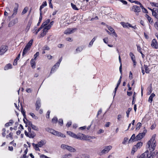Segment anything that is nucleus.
Listing matches in <instances>:
<instances>
[{
  "label": "nucleus",
  "mask_w": 158,
  "mask_h": 158,
  "mask_svg": "<svg viewBox=\"0 0 158 158\" xmlns=\"http://www.w3.org/2000/svg\"><path fill=\"white\" fill-rule=\"evenodd\" d=\"M50 114V111H48L47 113L46 114V117L47 118H49V115Z\"/></svg>",
  "instance_id": "53"
},
{
  "label": "nucleus",
  "mask_w": 158,
  "mask_h": 158,
  "mask_svg": "<svg viewBox=\"0 0 158 158\" xmlns=\"http://www.w3.org/2000/svg\"><path fill=\"white\" fill-rule=\"evenodd\" d=\"M135 139V134H133L131 136V137L130 139V140H129V143H130L131 142V141H133V140H134Z\"/></svg>",
  "instance_id": "35"
},
{
  "label": "nucleus",
  "mask_w": 158,
  "mask_h": 158,
  "mask_svg": "<svg viewBox=\"0 0 158 158\" xmlns=\"http://www.w3.org/2000/svg\"><path fill=\"white\" fill-rule=\"evenodd\" d=\"M40 157L41 158H50L49 157L44 155H40Z\"/></svg>",
  "instance_id": "57"
},
{
  "label": "nucleus",
  "mask_w": 158,
  "mask_h": 158,
  "mask_svg": "<svg viewBox=\"0 0 158 158\" xmlns=\"http://www.w3.org/2000/svg\"><path fill=\"white\" fill-rule=\"evenodd\" d=\"M145 135L144 132L139 133L135 137L136 140H139L141 139Z\"/></svg>",
  "instance_id": "14"
},
{
  "label": "nucleus",
  "mask_w": 158,
  "mask_h": 158,
  "mask_svg": "<svg viewBox=\"0 0 158 158\" xmlns=\"http://www.w3.org/2000/svg\"><path fill=\"white\" fill-rule=\"evenodd\" d=\"M151 46L154 48L157 49L158 48V44L156 39L152 40L151 43Z\"/></svg>",
  "instance_id": "11"
},
{
  "label": "nucleus",
  "mask_w": 158,
  "mask_h": 158,
  "mask_svg": "<svg viewBox=\"0 0 158 158\" xmlns=\"http://www.w3.org/2000/svg\"><path fill=\"white\" fill-rule=\"evenodd\" d=\"M88 138H89V137L85 135L84 134L79 133L77 135H76V139L80 140H86Z\"/></svg>",
  "instance_id": "7"
},
{
  "label": "nucleus",
  "mask_w": 158,
  "mask_h": 158,
  "mask_svg": "<svg viewBox=\"0 0 158 158\" xmlns=\"http://www.w3.org/2000/svg\"><path fill=\"white\" fill-rule=\"evenodd\" d=\"M46 130L48 132L54 135H57L58 136H60L63 138H64L65 137V136L63 134L59 132L56 131L53 129L47 128L46 129Z\"/></svg>",
  "instance_id": "3"
},
{
  "label": "nucleus",
  "mask_w": 158,
  "mask_h": 158,
  "mask_svg": "<svg viewBox=\"0 0 158 158\" xmlns=\"http://www.w3.org/2000/svg\"><path fill=\"white\" fill-rule=\"evenodd\" d=\"M141 126V123H138L137 124L136 127V130H139L140 127Z\"/></svg>",
  "instance_id": "32"
},
{
  "label": "nucleus",
  "mask_w": 158,
  "mask_h": 158,
  "mask_svg": "<svg viewBox=\"0 0 158 158\" xmlns=\"http://www.w3.org/2000/svg\"><path fill=\"white\" fill-rule=\"evenodd\" d=\"M121 78H122V77L121 76L120 77V78L119 79L118 82V83H117V86H118V87L119 85L121 82Z\"/></svg>",
  "instance_id": "50"
},
{
  "label": "nucleus",
  "mask_w": 158,
  "mask_h": 158,
  "mask_svg": "<svg viewBox=\"0 0 158 158\" xmlns=\"http://www.w3.org/2000/svg\"><path fill=\"white\" fill-rule=\"evenodd\" d=\"M122 118V115L121 114H118V115L117 119L118 120H120Z\"/></svg>",
  "instance_id": "62"
},
{
  "label": "nucleus",
  "mask_w": 158,
  "mask_h": 158,
  "mask_svg": "<svg viewBox=\"0 0 158 158\" xmlns=\"http://www.w3.org/2000/svg\"><path fill=\"white\" fill-rule=\"evenodd\" d=\"M61 147L63 149H67L70 152H75L76 151V150L75 148L65 144H62Z\"/></svg>",
  "instance_id": "6"
},
{
  "label": "nucleus",
  "mask_w": 158,
  "mask_h": 158,
  "mask_svg": "<svg viewBox=\"0 0 158 158\" xmlns=\"http://www.w3.org/2000/svg\"><path fill=\"white\" fill-rule=\"evenodd\" d=\"M156 136V135L155 134L153 135L151 138L147 143L148 147L151 152L154 150L156 146V141L155 139Z\"/></svg>",
  "instance_id": "1"
},
{
  "label": "nucleus",
  "mask_w": 158,
  "mask_h": 158,
  "mask_svg": "<svg viewBox=\"0 0 158 158\" xmlns=\"http://www.w3.org/2000/svg\"><path fill=\"white\" fill-rule=\"evenodd\" d=\"M145 17L148 19L150 23H152V20L151 18L149 15L146 14L145 15Z\"/></svg>",
  "instance_id": "33"
},
{
  "label": "nucleus",
  "mask_w": 158,
  "mask_h": 158,
  "mask_svg": "<svg viewBox=\"0 0 158 158\" xmlns=\"http://www.w3.org/2000/svg\"><path fill=\"white\" fill-rule=\"evenodd\" d=\"M58 121L57 118L56 117H54L52 120V122L53 123H56Z\"/></svg>",
  "instance_id": "38"
},
{
  "label": "nucleus",
  "mask_w": 158,
  "mask_h": 158,
  "mask_svg": "<svg viewBox=\"0 0 158 158\" xmlns=\"http://www.w3.org/2000/svg\"><path fill=\"white\" fill-rule=\"evenodd\" d=\"M108 29L116 37H117V35L115 32L114 30L111 27H108Z\"/></svg>",
  "instance_id": "19"
},
{
  "label": "nucleus",
  "mask_w": 158,
  "mask_h": 158,
  "mask_svg": "<svg viewBox=\"0 0 158 158\" xmlns=\"http://www.w3.org/2000/svg\"><path fill=\"white\" fill-rule=\"evenodd\" d=\"M137 158H144V156L142 154L140 156L137 157Z\"/></svg>",
  "instance_id": "64"
},
{
  "label": "nucleus",
  "mask_w": 158,
  "mask_h": 158,
  "mask_svg": "<svg viewBox=\"0 0 158 158\" xmlns=\"http://www.w3.org/2000/svg\"><path fill=\"white\" fill-rule=\"evenodd\" d=\"M46 141L44 139H42L38 142L37 144L32 143V145L35 149L36 151H40L39 147H41L43 146L46 143Z\"/></svg>",
  "instance_id": "2"
},
{
  "label": "nucleus",
  "mask_w": 158,
  "mask_h": 158,
  "mask_svg": "<svg viewBox=\"0 0 158 158\" xmlns=\"http://www.w3.org/2000/svg\"><path fill=\"white\" fill-rule=\"evenodd\" d=\"M73 29H69L65 30L64 32V33L65 34H70L73 32Z\"/></svg>",
  "instance_id": "18"
},
{
  "label": "nucleus",
  "mask_w": 158,
  "mask_h": 158,
  "mask_svg": "<svg viewBox=\"0 0 158 158\" xmlns=\"http://www.w3.org/2000/svg\"><path fill=\"white\" fill-rule=\"evenodd\" d=\"M143 68L145 69L146 73H149L150 70L148 68V66L147 65L144 64L143 65Z\"/></svg>",
  "instance_id": "25"
},
{
  "label": "nucleus",
  "mask_w": 158,
  "mask_h": 158,
  "mask_svg": "<svg viewBox=\"0 0 158 158\" xmlns=\"http://www.w3.org/2000/svg\"><path fill=\"white\" fill-rule=\"evenodd\" d=\"M137 49L138 51L140 53H141L142 52V51H141V48L139 46V45H137Z\"/></svg>",
  "instance_id": "46"
},
{
  "label": "nucleus",
  "mask_w": 158,
  "mask_h": 158,
  "mask_svg": "<svg viewBox=\"0 0 158 158\" xmlns=\"http://www.w3.org/2000/svg\"><path fill=\"white\" fill-rule=\"evenodd\" d=\"M132 9L133 10H139L140 9V8L137 6L135 5L133 6Z\"/></svg>",
  "instance_id": "41"
},
{
  "label": "nucleus",
  "mask_w": 158,
  "mask_h": 158,
  "mask_svg": "<svg viewBox=\"0 0 158 158\" xmlns=\"http://www.w3.org/2000/svg\"><path fill=\"white\" fill-rule=\"evenodd\" d=\"M121 24L123 26L124 28H129V27H132L134 29L136 28V26H132L131 25L128 23H125L123 22H121Z\"/></svg>",
  "instance_id": "10"
},
{
  "label": "nucleus",
  "mask_w": 158,
  "mask_h": 158,
  "mask_svg": "<svg viewBox=\"0 0 158 158\" xmlns=\"http://www.w3.org/2000/svg\"><path fill=\"white\" fill-rule=\"evenodd\" d=\"M12 135H13L12 133H10L8 135H7L6 136V138H8V137H10V138H11V139H12L13 138H12Z\"/></svg>",
  "instance_id": "47"
},
{
  "label": "nucleus",
  "mask_w": 158,
  "mask_h": 158,
  "mask_svg": "<svg viewBox=\"0 0 158 158\" xmlns=\"http://www.w3.org/2000/svg\"><path fill=\"white\" fill-rule=\"evenodd\" d=\"M132 108H129L128 109L127 111H126L127 116L128 118L129 117L130 112L132 110Z\"/></svg>",
  "instance_id": "34"
},
{
  "label": "nucleus",
  "mask_w": 158,
  "mask_h": 158,
  "mask_svg": "<svg viewBox=\"0 0 158 158\" xmlns=\"http://www.w3.org/2000/svg\"><path fill=\"white\" fill-rule=\"evenodd\" d=\"M19 5L18 4H15V7L14 10H18V9Z\"/></svg>",
  "instance_id": "55"
},
{
  "label": "nucleus",
  "mask_w": 158,
  "mask_h": 158,
  "mask_svg": "<svg viewBox=\"0 0 158 158\" xmlns=\"http://www.w3.org/2000/svg\"><path fill=\"white\" fill-rule=\"evenodd\" d=\"M42 14H43V13H42V11L41 10H40V17L39 22H38V23H37V25L38 26H39V25L41 21V20H42Z\"/></svg>",
  "instance_id": "27"
},
{
  "label": "nucleus",
  "mask_w": 158,
  "mask_h": 158,
  "mask_svg": "<svg viewBox=\"0 0 158 158\" xmlns=\"http://www.w3.org/2000/svg\"><path fill=\"white\" fill-rule=\"evenodd\" d=\"M39 52H37L34 55V60H35L37 57L39 56Z\"/></svg>",
  "instance_id": "51"
},
{
  "label": "nucleus",
  "mask_w": 158,
  "mask_h": 158,
  "mask_svg": "<svg viewBox=\"0 0 158 158\" xmlns=\"http://www.w3.org/2000/svg\"><path fill=\"white\" fill-rule=\"evenodd\" d=\"M50 19H48L45 22H44L42 25H41L40 27L38 29L36 32L35 35H37L38 32L43 28H44L45 27H46V26H48V24L50 22Z\"/></svg>",
  "instance_id": "9"
},
{
  "label": "nucleus",
  "mask_w": 158,
  "mask_h": 158,
  "mask_svg": "<svg viewBox=\"0 0 158 158\" xmlns=\"http://www.w3.org/2000/svg\"><path fill=\"white\" fill-rule=\"evenodd\" d=\"M12 68V65L10 64H7L4 67L5 70H7Z\"/></svg>",
  "instance_id": "26"
},
{
  "label": "nucleus",
  "mask_w": 158,
  "mask_h": 158,
  "mask_svg": "<svg viewBox=\"0 0 158 158\" xmlns=\"http://www.w3.org/2000/svg\"><path fill=\"white\" fill-rule=\"evenodd\" d=\"M13 23L15 25L18 23V19L17 18H16L11 20Z\"/></svg>",
  "instance_id": "40"
},
{
  "label": "nucleus",
  "mask_w": 158,
  "mask_h": 158,
  "mask_svg": "<svg viewBox=\"0 0 158 158\" xmlns=\"http://www.w3.org/2000/svg\"><path fill=\"white\" fill-rule=\"evenodd\" d=\"M31 64L32 68L34 69L35 67V63L34 59H32L30 62Z\"/></svg>",
  "instance_id": "23"
},
{
  "label": "nucleus",
  "mask_w": 158,
  "mask_h": 158,
  "mask_svg": "<svg viewBox=\"0 0 158 158\" xmlns=\"http://www.w3.org/2000/svg\"><path fill=\"white\" fill-rule=\"evenodd\" d=\"M30 115L34 118L36 119L38 118L37 116H35L34 114L32 113H30L29 114Z\"/></svg>",
  "instance_id": "39"
},
{
  "label": "nucleus",
  "mask_w": 158,
  "mask_h": 158,
  "mask_svg": "<svg viewBox=\"0 0 158 158\" xmlns=\"http://www.w3.org/2000/svg\"><path fill=\"white\" fill-rule=\"evenodd\" d=\"M7 50V47L5 45L1 46L0 50V55H2Z\"/></svg>",
  "instance_id": "12"
},
{
  "label": "nucleus",
  "mask_w": 158,
  "mask_h": 158,
  "mask_svg": "<svg viewBox=\"0 0 158 158\" xmlns=\"http://www.w3.org/2000/svg\"><path fill=\"white\" fill-rule=\"evenodd\" d=\"M67 133L68 135H69L71 137L74 138H76V135L75 133L70 131H67Z\"/></svg>",
  "instance_id": "22"
},
{
  "label": "nucleus",
  "mask_w": 158,
  "mask_h": 158,
  "mask_svg": "<svg viewBox=\"0 0 158 158\" xmlns=\"http://www.w3.org/2000/svg\"><path fill=\"white\" fill-rule=\"evenodd\" d=\"M130 56L131 58V60L133 62L134 66H135L136 65V62L135 60V56L132 52H130Z\"/></svg>",
  "instance_id": "16"
},
{
  "label": "nucleus",
  "mask_w": 158,
  "mask_h": 158,
  "mask_svg": "<svg viewBox=\"0 0 158 158\" xmlns=\"http://www.w3.org/2000/svg\"><path fill=\"white\" fill-rule=\"evenodd\" d=\"M56 68L54 66H53V67L52 68L51 72L50 73H52L56 69Z\"/></svg>",
  "instance_id": "49"
},
{
  "label": "nucleus",
  "mask_w": 158,
  "mask_h": 158,
  "mask_svg": "<svg viewBox=\"0 0 158 158\" xmlns=\"http://www.w3.org/2000/svg\"><path fill=\"white\" fill-rule=\"evenodd\" d=\"M33 42V40L32 39L27 44L23 50L22 54L23 56L26 54L28 52V51L30 50V48L32 45Z\"/></svg>",
  "instance_id": "4"
},
{
  "label": "nucleus",
  "mask_w": 158,
  "mask_h": 158,
  "mask_svg": "<svg viewBox=\"0 0 158 158\" xmlns=\"http://www.w3.org/2000/svg\"><path fill=\"white\" fill-rule=\"evenodd\" d=\"M72 156V155L70 153L64 155L62 157V158H70Z\"/></svg>",
  "instance_id": "29"
},
{
  "label": "nucleus",
  "mask_w": 158,
  "mask_h": 158,
  "mask_svg": "<svg viewBox=\"0 0 158 158\" xmlns=\"http://www.w3.org/2000/svg\"><path fill=\"white\" fill-rule=\"evenodd\" d=\"M143 145V143L141 142H140L138 143L136 145H135V146H136V147L138 148L139 149Z\"/></svg>",
  "instance_id": "30"
},
{
  "label": "nucleus",
  "mask_w": 158,
  "mask_h": 158,
  "mask_svg": "<svg viewBox=\"0 0 158 158\" xmlns=\"http://www.w3.org/2000/svg\"><path fill=\"white\" fill-rule=\"evenodd\" d=\"M156 124H152L151 127V130H153V129H154L156 127Z\"/></svg>",
  "instance_id": "56"
},
{
  "label": "nucleus",
  "mask_w": 158,
  "mask_h": 158,
  "mask_svg": "<svg viewBox=\"0 0 158 158\" xmlns=\"http://www.w3.org/2000/svg\"><path fill=\"white\" fill-rule=\"evenodd\" d=\"M49 49V48L48 46H45L43 50H48Z\"/></svg>",
  "instance_id": "61"
},
{
  "label": "nucleus",
  "mask_w": 158,
  "mask_h": 158,
  "mask_svg": "<svg viewBox=\"0 0 158 158\" xmlns=\"http://www.w3.org/2000/svg\"><path fill=\"white\" fill-rule=\"evenodd\" d=\"M66 40L69 41H72V40L71 38L70 37L67 38L66 39Z\"/></svg>",
  "instance_id": "63"
},
{
  "label": "nucleus",
  "mask_w": 158,
  "mask_h": 158,
  "mask_svg": "<svg viewBox=\"0 0 158 158\" xmlns=\"http://www.w3.org/2000/svg\"><path fill=\"white\" fill-rule=\"evenodd\" d=\"M28 132L26 131H25L24 133L25 135L27 137L31 138H33L35 136V133L33 131H31V128L28 127Z\"/></svg>",
  "instance_id": "5"
},
{
  "label": "nucleus",
  "mask_w": 158,
  "mask_h": 158,
  "mask_svg": "<svg viewBox=\"0 0 158 158\" xmlns=\"http://www.w3.org/2000/svg\"><path fill=\"white\" fill-rule=\"evenodd\" d=\"M112 147L111 145H109L104 147V149L101 152L102 154L108 153L112 149Z\"/></svg>",
  "instance_id": "8"
},
{
  "label": "nucleus",
  "mask_w": 158,
  "mask_h": 158,
  "mask_svg": "<svg viewBox=\"0 0 158 158\" xmlns=\"http://www.w3.org/2000/svg\"><path fill=\"white\" fill-rule=\"evenodd\" d=\"M108 38L106 37L103 39V41L105 43L107 44V41L108 40Z\"/></svg>",
  "instance_id": "58"
},
{
  "label": "nucleus",
  "mask_w": 158,
  "mask_h": 158,
  "mask_svg": "<svg viewBox=\"0 0 158 158\" xmlns=\"http://www.w3.org/2000/svg\"><path fill=\"white\" fill-rule=\"evenodd\" d=\"M53 23V21L51 22L48 25V26L46 27L48 29H49L51 28L52 26V25Z\"/></svg>",
  "instance_id": "37"
},
{
  "label": "nucleus",
  "mask_w": 158,
  "mask_h": 158,
  "mask_svg": "<svg viewBox=\"0 0 158 158\" xmlns=\"http://www.w3.org/2000/svg\"><path fill=\"white\" fill-rule=\"evenodd\" d=\"M47 6V2H44L42 5L40 6V10H41L44 7L46 6Z\"/></svg>",
  "instance_id": "31"
},
{
  "label": "nucleus",
  "mask_w": 158,
  "mask_h": 158,
  "mask_svg": "<svg viewBox=\"0 0 158 158\" xmlns=\"http://www.w3.org/2000/svg\"><path fill=\"white\" fill-rule=\"evenodd\" d=\"M38 30L37 29V27H35L32 30V31L33 33H35V34L36 32Z\"/></svg>",
  "instance_id": "48"
},
{
  "label": "nucleus",
  "mask_w": 158,
  "mask_h": 158,
  "mask_svg": "<svg viewBox=\"0 0 158 158\" xmlns=\"http://www.w3.org/2000/svg\"><path fill=\"white\" fill-rule=\"evenodd\" d=\"M155 96V94L153 93H152L148 98V101L151 103L152 101L153 98Z\"/></svg>",
  "instance_id": "21"
},
{
  "label": "nucleus",
  "mask_w": 158,
  "mask_h": 158,
  "mask_svg": "<svg viewBox=\"0 0 158 158\" xmlns=\"http://www.w3.org/2000/svg\"><path fill=\"white\" fill-rule=\"evenodd\" d=\"M31 23H32V21H31V19L29 20L28 22L27 26H29V27H30V26L31 24Z\"/></svg>",
  "instance_id": "52"
},
{
  "label": "nucleus",
  "mask_w": 158,
  "mask_h": 158,
  "mask_svg": "<svg viewBox=\"0 0 158 158\" xmlns=\"http://www.w3.org/2000/svg\"><path fill=\"white\" fill-rule=\"evenodd\" d=\"M98 19V18L97 16H95V17L94 18H92L90 20V21H93V20H97Z\"/></svg>",
  "instance_id": "59"
},
{
  "label": "nucleus",
  "mask_w": 158,
  "mask_h": 158,
  "mask_svg": "<svg viewBox=\"0 0 158 158\" xmlns=\"http://www.w3.org/2000/svg\"><path fill=\"white\" fill-rule=\"evenodd\" d=\"M43 29L41 31V33L40 35V37H43L46 34V33L48 32V30H49V29H48L47 28V27H45L44 28H43Z\"/></svg>",
  "instance_id": "13"
},
{
  "label": "nucleus",
  "mask_w": 158,
  "mask_h": 158,
  "mask_svg": "<svg viewBox=\"0 0 158 158\" xmlns=\"http://www.w3.org/2000/svg\"><path fill=\"white\" fill-rule=\"evenodd\" d=\"M119 1L122 2L123 4L126 5L127 4V1L123 0H119Z\"/></svg>",
  "instance_id": "54"
},
{
  "label": "nucleus",
  "mask_w": 158,
  "mask_h": 158,
  "mask_svg": "<svg viewBox=\"0 0 158 158\" xmlns=\"http://www.w3.org/2000/svg\"><path fill=\"white\" fill-rule=\"evenodd\" d=\"M32 128L35 131H38V128L36 127L35 126L33 125L32 124H31V126Z\"/></svg>",
  "instance_id": "36"
},
{
  "label": "nucleus",
  "mask_w": 158,
  "mask_h": 158,
  "mask_svg": "<svg viewBox=\"0 0 158 158\" xmlns=\"http://www.w3.org/2000/svg\"><path fill=\"white\" fill-rule=\"evenodd\" d=\"M71 124H72L71 122H68L66 124L67 127H69L71 125Z\"/></svg>",
  "instance_id": "60"
},
{
  "label": "nucleus",
  "mask_w": 158,
  "mask_h": 158,
  "mask_svg": "<svg viewBox=\"0 0 158 158\" xmlns=\"http://www.w3.org/2000/svg\"><path fill=\"white\" fill-rule=\"evenodd\" d=\"M30 27H29V26H27L26 27V28L25 29V31H24L26 33H27V32L29 30L30 28Z\"/></svg>",
  "instance_id": "45"
},
{
  "label": "nucleus",
  "mask_w": 158,
  "mask_h": 158,
  "mask_svg": "<svg viewBox=\"0 0 158 158\" xmlns=\"http://www.w3.org/2000/svg\"><path fill=\"white\" fill-rule=\"evenodd\" d=\"M41 106L40 100V99H38L37 100L36 103V110H38Z\"/></svg>",
  "instance_id": "17"
},
{
  "label": "nucleus",
  "mask_w": 158,
  "mask_h": 158,
  "mask_svg": "<svg viewBox=\"0 0 158 158\" xmlns=\"http://www.w3.org/2000/svg\"><path fill=\"white\" fill-rule=\"evenodd\" d=\"M15 25L11 21L8 24V27H12L13 26H14Z\"/></svg>",
  "instance_id": "42"
},
{
  "label": "nucleus",
  "mask_w": 158,
  "mask_h": 158,
  "mask_svg": "<svg viewBox=\"0 0 158 158\" xmlns=\"http://www.w3.org/2000/svg\"><path fill=\"white\" fill-rule=\"evenodd\" d=\"M148 152V151H146L143 153L144 156V157L145 158H151V157H152V153H150L149 154Z\"/></svg>",
  "instance_id": "15"
},
{
  "label": "nucleus",
  "mask_w": 158,
  "mask_h": 158,
  "mask_svg": "<svg viewBox=\"0 0 158 158\" xmlns=\"http://www.w3.org/2000/svg\"><path fill=\"white\" fill-rule=\"evenodd\" d=\"M83 47L81 46L78 47L76 49V53H77L81 52L83 50Z\"/></svg>",
  "instance_id": "28"
},
{
  "label": "nucleus",
  "mask_w": 158,
  "mask_h": 158,
  "mask_svg": "<svg viewBox=\"0 0 158 158\" xmlns=\"http://www.w3.org/2000/svg\"><path fill=\"white\" fill-rule=\"evenodd\" d=\"M138 149L136 147V146H134L132 149L131 152V154L132 155H134L135 152L137 151Z\"/></svg>",
  "instance_id": "24"
},
{
  "label": "nucleus",
  "mask_w": 158,
  "mask_h": 158,
  "mask_svg": "<svg viewBox=\"0 0 158 158\" xmlns=\"http://www.w3.org/2000/svg\"><path fill=\"white\" fill-rule=\"evenodd\" d=\"M71 5L73 9L74 10H78V9L76 7L75 5L73 4L72 3H71Z\"/></svg>",
  "instance_id": "44"
},
{
  "label": "nucleus",
  "mask_w": 158,
  "mask_h": 158,
  "mask_svg": "<svg viewBox=\"0 0 158 158\" xmlns=\"http://www.w3.org/2000/svg\"><path fill=\"white\" fill-rule=\"evenodd\" d=\"M152 15L158 19V10H152Z\"/></svg>",
  "instance_id": "20"
},
{
  "label": "nucleus",
  "mask_w": 158,
  "mask_h": 158,
  "mask_svg": "<svg viewBox=\"0 0 158 158\" xmlns=\"http://www.w3.org/2000/svg\"><path fill=\"white\" fill-rule=\"evenodd\" d=\"M128 140V139L127 137H125L123 141L122 142V143L123 144H125L126 142Z\"/></svg>",
  "instance_id": "43"
}]
</instances>
